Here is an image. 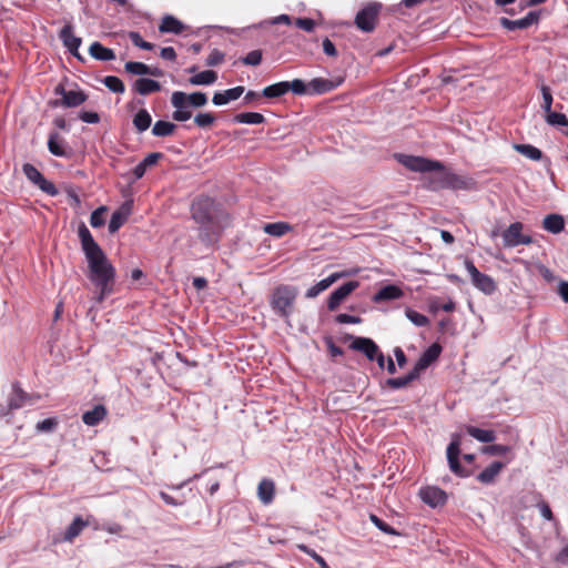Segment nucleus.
I'll return each mask as SVG.
<instances>
[{
    "label": "nucleus",
    "instance_id": "f257e3e1",
    "mask_svg": "<svg viewBox=\"0 0 568 568\" xmlns=\"http://www.w3.org/2000/svg\"><path fill=\"white\" fill-rule=\"evenodd\" d=\"M78 236L88 262L87 277L98 288L95 301L101 303L113 293L115 268L84 223L79 225Z\"/></svg>",
    "mask_w": 568,
    "mask_h": 568
},
{
    "label": "nucleus",
    "instance_id": "f03ea898",
    "mask_svg": "<svg viewBox=\"0 0 568 568\" xmlns=\"http://www.w3.org/2000/svg\"><path fill=\"white\" fill-rule=\"evenodd\" d=\"M191 215L197 224L200 241L206 246L214 245L226 226L229 215L209 196H200L193 201Z\"/></svg>",
    "mask_w": 568,
    "mask_h": 568
},
{
    "label": "nucleus",
    "instance_id": "7ed1b4c3",
    "mask_svg": "<svg viewBox=\"0 0 568 568\" xmlns=\"http://www.w3.org/2000/svg\"><path fill=\"white\" fill-rule=\"evenodd\" d=\"M298 295V290L292 285L277 286L270 298V305L273 312L285 320H288L293 313L295 300Z\"/></svg>",
    "mask_w": 568,
    "mask_h": 568
},
{
    "label": "nucleus",
    "instance_id": "20e7f679",
    "mask_svg": "<svg viewBox=\"0 0 568 568\" xmlns=\"http://www.w3.org/2000/svg\"><path fill=\"white\" fill-rule=\"evenodd\" d=\"M428 183L429 189L434 191L440 189L470 190L475 185L473 179L446 172L430 178Z\"/></svg>",
    "mask_w": 568,
    "mask_h": 568
},
{
    "label": "nucleus",
    "instance_id": "39448f33",
    "mask_svg": "<svg viewBox=\"0 0 568 568\" xmlns=\"http://www.w3.org/2000/svg\"><path fill=\"white\" fill-rule=\"evenodd\" d=\"M396 159L400 164L413 172L428 173L444 170L442 162L429 160L423 156L397 154Z\"/></svg>",
    "mask_w": 568,
    "mask_h": 568
},
{
    "label": "nucleus",
    "instance_id": "423d86ee",
    "mask_svg": "<svg viewBox=\"0 0 568 568\" xmlns=\"http://www.w3.org/2000/svg\"><path fill=\"white\" fill-rule=\"evenodd\" d=\"M464 265L467 273L469 274L471 284L478 291L483 292L486 295H491L496 291L497 286L494 278L487 274L479 272L471 260L465 258Z\"/></svg>",
    "mask_w": 568,
    "mask_h": 568
},
{
    "label": "nucleus",
    "instance_id": "0eeeda50",
    "mask_svg": "<svg viewBox=\"0 0 568 568\" xmlns=\"http://www.w3.org/2000/svg\"><path fill=\"white\" fill-rule=\"evenodd\" d=\"M381 8L382 6L377 2L365 6L355 17L356 27L364 32H372L376 27Z\"/></svg>",
    "mask_w": 568,
    "mask_h": 568
},
{
    "label": "nucleus",
    "instance_id": "6e6552de",
    "mask_svg": "<svg viewBox=\"0 0 568 568\" xmlns=\"http://www.w3.org/2000/svg\"><path fill=\"white\" fill-rule=\"evenodd\" d=\"M524 224L521 222L511 223L501 234L505 247H516L518 245H529L532 243L530 235L524 234Z\"/></svg>",
    "mask_w": 568,
    "mask_h": 568
},
{
    "label": "nucleus",
    "instance_id": "1a4fd4ad",
    "mask_svg": "<svg viewBox=\"0 0 568 568\" xmlns=\"http://www.w3.org/2000/svg\"><path fill=\"white\" fill-rule=\"evenodd\" d=\"M22 172L26 175V178L37 185L42 192L47 193L50 196L58 195L59 191L55 187V185L48 181L42 173L32 164L24 163L22 165Z\"/></svg>",
    "mask_w": 568,
    "mask_h": 568
},
{
    "label": "nucleus",
    "instance_id": "9d476101",
    "mask_svg": "<svg viewBox=\"0 0 568 568\" xmlns=\"http://www.w3.org/2000/svg\"><path fill=\"white\" fill-rule=\"evenodd\" d=\"M447 462L449 465V469L459 477H468L470 476V471L462 467L459 463V454H460V436L458 434H454L452 436V442L449 443L447 450Z\"/></svg>",
    "mask_w": 568,
    "mask_h": 568
},
{
    "label": "nucleus",
    "instance_id": "9b49d317",
    "mask_svg": "<svg viewBox=\"0 0 568 568\" xmlns=\"http://www.w3.org/2000/svg\"><path fill=\"white\" fill-rule=\"evenodd\" d=\"M359 286L358 281H349L334 290L327 298V308L333 312Z\"/></svg>",
    "mask_w": 568,
    "mask_h": 568
},
{
    "label": "nucleus",
    "instance_id": "f8f14e48",
    "mask_svg": "<svg viewBox=\"0 0 568 568\" xmlns=\"http://www.w3.org/2000/svg\"><path fill=\"white\" fill-rule=\"evenodd\" d=\"M357 271H342V272H335L331 274L328 277L321 280L315 285L311 286L306 293V298H315L317 295H320L322 292L327 290L332 284L337 282L339 278L347 277L349 275L356 274Z\"/></svg>",
    "mask_w": 568,
    "mask_h": 568
},
{
    "label": "nucleus",
    "instance_id": "ddd939ff",
    "mask_svg": "<svg viewBox=\"0 0 568 568\" xmlns=\"http://www.w3.org/2000/svg\"><path fill=\"white\" fill-rule=\"evenodd\" d=\"M54 93L62 97L61 105L65 108H77L88 99V95L83 91L65 90L62 84L55 87Z\"/></svg>",
    "mask_w": 568,
    "mask_h": 568
},
{
    "label": "nucleus",
    "instance_id": "4468645a",
    "mask_svg": "<svg viewBox=\"0 0 568 568\" xmlns=\"http://www.w3.org/2000/svg\"><path fill=\"white\" fill-rule=\"evenodd\" d=\"M540 19V11H529L524 18L518 20H510L508 18H500V24L508 31L518 29H527L530 26L538 23Z\"/></svg>",
    "mask_w": 568,
    "mask_h": 568
},
{
    "label": "nucleus",
    "instance_id": "2eb2a0df",
    "mask_svg": "<svg viewBox=\"0 0 568 568\" xmlns=\"http://www.w3.org/2000/svg\"><path fill=\"white\" fill-rule=\"evenodd\" d=\"M49 152L59 158H70L72 155V149L69 146L67 141L55 131L50 132L48 138Z\"/></svg>",
    "mask_w": 568,
    "mask_h": 568
},
{
    "label": "nucleus",
    "instance_id": "dca6fc26",
    "mask_svg": "<svg viewBox=\"0 0 568 568\" xmlns=\"http://www.w3.org/2000/svg\"><path fill=\"white\" fill-rule=\"evenodd\" d=\"M419 497L426 505L433 508L443 506L447 500V494L443 489L435 486L420 488Z\"/></svg>",
    "mask_w": 568,
    "mask_h": 568
},
{
    "label": "nucleus",
    "instance_id": "f3484780",
    "mask_svg": "<svg viewBox=\"0 0 568 568\" xmlns=\"http://www.w3.org/2000/svg\"><path fill=\"white\" fill-rule=\"evenodd\" d=\"M349 348L363 353L368 361H374L379 352L378 345L368 337H355Z\"/></svg>",
    "mask_w": 568,
    "mask_h": 568
},
{
    "label": "nucleus",
    "instance_id": "a211bd4d",
    "mask_svg": "<svg viewBox=\"0 0 568 568\" xmlns=\"http://www.w3.org/2000/svg\"><path fill=\"white\" fill-rule=\"evenodd\" d=\"M33 404L32 397L27 394L18 383L12 385V393L8 398V407L10 410L19 409L26 405Z\"/></svg>",
    "mask_w": 568,
    "mask_h": 568
},
{
    "label": "nucleus",
    "instance_id": "6ab92c4d",
    "mask_svg": "<svg viewBox=\"0 0 568 568\" xmlns=\"http://www.w3.org/2000/svg\"><path fill=\"white\" fill-rule=\"evenodd\" d=\"M244 87L239 85L224 91L215 92L212 98V102L216 106L225 105L231 101L237 100L244 93Z\"/></svg>",
    "mask_w": 568,
    "mask_h": 568
},
{
    "label": "nucleus",
    "instance_id": "aec40b11",
    "mask_svg": "<svg viewBox=\"0 0 568 568\" xmlns=\"http://www.w3.org/2000/svg\"><path fill=\"white\" fill-rule=\"evenodd\" d=\"M173 93L175 94V100H179L180 105L183 101L187 103L190 108H202L207 103V97L204 92L197 91L187 94L182 91H174Z\"/></svg>",
    "mask_w": 568,
    "mask_h": 568
},
{
    "label": "nucleus",
    "instance_id": "412c9836",
    "mask_svg": "<svg viewBox=\"0 0 568 568\" xmlns=\"http://www.w3.org/2000/svg\"><path fill=\"white\" fill-rule=\"evenodd\" d=\"M338 83H335L332 80L323 79V78H315L308 82V95L314 94H324L327 92L333 91L338 87Z\"/></svg>",
    "mask_w": 568,
    "mask_h": 568
},
{
    "label": "nucleus",
    "instance_id": "4be33fe9",
    "mask_svg": "<svg viewBox=\"0 0 568 568\" xmlns=\"http://www.w3.org/2000/svg\"><path fill=\"white\" fill-rule=\"evenodd\" d=\"M130 213L131 204L128 202L120 210L113 212L109 222V232L115 233L126 222Z\"/></svg>",
    "mask_w": 568,
    "mask_h": 568
},
{
    "label": "nucleus",
    "instance_id": "5701e85b",
    "mask_svg": "<svg viewBox=\"0 0 568 568\" xmlns=\"http://www.w3.org/2000/svg\"><path fill=\"white\" fill-rule=\"evenodd\" d=\"M59 38L68 50L77 51L82 43L81 38L74 36L73 27L70 23L60 30Z\"/></svg>",
    "mask_w": 568,
    "mask_h": 568
},
{
    "label": "nucleus",
    "instance_id": "b1692460",
    "mask_svg": "<svg viewBox=\"0 0 568 568\" xmlns=\"http://www.w3.org/2000/svg\"><path fill=\"white\" fill-rule=\"evenodd\" d=\"M403 294L404 293L400 287L389 284V285H386V286L382 287L381 290H378L374 294L373 301L375 303H381V302H385V301H394V300L400 298L403 296Z\"/></svg>",
    "mask_w": 568,
    "mask_h": 568
},
{
    "label": "nucleus",
    "instance_id": "393cba45",
    "mask_svg": "<svg viewBox=\"0 0 568 568\" xmlns=\"http://www.w3.org/2000/svg\"><path fill=\"white\" fill-rule=\"evenodd\" d=\"M504 467V463L498 460L493 462L488 467H486L477 475V480L485 485L493 484Z\"/></svg>",
    "mask_w": 568,
    "mask_h": 568
},
{
    "label": "nucleus",
    "instance_id": "a878e982",
    "mask_svg": "<svg viewBox=\"0 0 568 568\" xmlns=\"http://www.w3.org/2000/svg\"><path fill=\"white\" fill-rule=\"evenodd\" d=\"M275 484L272 479L264 478L257 486V497L264 505H270L274 499Z\"/></svg>",
    "mask_w": 568,
    "mask_h": 568
},
{
    "label": "nucleus",
    "instance_id": "bb28decb",
    "mask_svg": "<svg viewBox=\"0 0 568 568\" xmlns=\"http://www.w3.org/2000/svg\"><path fill=\"white\" fill-rule=\"evenodd\" d=\"M133 90L141 95H148L160 91L161 84L153 79L140 78L134 81Z\"/></svg>",
    "mask_w": 568,
    "mask_h": 568
},
{
    "label": "nucleus",
    "instance_id": "cd10ccee",
    "mask_svg": "<svg viewBox=\"0 0 568 568\" xmlns=\"http://www.w3.org/2000/svg\"><path fill=\"white\" fill-rule=\"evenodd\" d=\"M89 53L92 58L99 61H111L115 59V53L112 49L102 45L100 42L94 41L89 48Z\"/></svg>",
    "mask_w": 568,
    "mask_h": 568
},
{
    "label": "nucleus",
    "instance_id": "c85d7f7f",
    "mask_svg": "<svg viewBox=\"0 0 568 568\" xmlns=\"http://www.w3.org/2000/svg\"><path fill=\"white\" fill-rule=\"evenodd\" d=\"M171 104L175 109L172 113V119L178 122H185L191 119L192 112L190 111V106L184 101L179 104V100H175V94L171 95Z\"/></svg>",
    "mask_w": 568,
    "mask_h": 568
},
{
    "label": "nucleus",
    "instance_id": "c756f323",
    "mask_svg": "<svg viewBox=\"0 0 568 568\" xmlns=\"http://www.w3.org/2000/svg\"><path fill=\"white\" fill-rule=\"evenodd\" d=\"M442 346L438 343L432 344L426 351L423 352L418 358L419 366L427 368L438 359L442 353Z\"/></svg>",
    "mask_w": 568,
    "mask_h": 568
},
{
    "label": "nucleus",
    "instance_id": "7c9ffc66",
    "mask_svg": "<svg viewBox=\"0 0 568 568\" xmlns=\"http://www.w3.org/2000/svg\"><path fill=\"white\" fill-rule=\"evenodd\" d=\"M159 30L162 33L180 34V33L183 32L184 26L176 18H174L173 16L168 14V16L163 17L162 22H161V24L159 27Z\"/></svg>",
    "mask_w": 568,
    "mask_h": 568
},
{
    "label": "nucleus",
    "instance_id": "2f4dec72",
    "mask_svg": "<svg viewBox=\"0 0 568 568\" xmlns=\"http://www.w3.org/2000/svg\"><path fill=\"white\" fill-rule=\"evenodd\" d=\"M106 415V409L103 405H97L91 410L82 415V420L88 426L98 425Z\"/></svg>",
    "mask_w": 568,
    "mask_h": 568
},
{
    "label": "nucleus",
    "instance_id": "473e14b6",
    "mask_svg": "<svg viewBox=\"0 0 568 568\" xmlns=\"http://www.w3.org/2000/svg\"><path fill=\"white\" fill-rule=\"evenodd\" d=\"M542 227L552 234H558L565 229L564 217L559 214H549L545 216Z\"/></svg>",
    "mask_w": 568,
    "mask_h": 568
},
{
    "label": "nucleus",
    "instance_id": "72a5a7b5",
    "mask_svg": "<svg viewBox=\"0 0 568 568\" xmlns=\"http://www.w3.org/2000/svg\"><path fill=\"white\" fill-rule=\"evenodd\" d=\"M466 432L480 443H493L496 439V434L490 429H481L475 426H466Z\"/></svg>",
    "mask_w": 568,
    "mask_h": 568
},
{
    "label": "nucleus",
    "instance_id": "f704fd0d",
    "mask_svg": "<svg viewBox=\"0 0 568 568\" xmlns=\"http://www.w3.org/2000/svg\"><path fill=\"white\" fill-rule=\"evenodd\" d=\"M217 79V73L213 70H205L199 72L189 79L192 85H210L213 84Z\"/></svg>",
    "mask_w": 568,
    "mask_h": 568
},
{
    "label": "nucleus",
    "instance_id": "c9c22d12",
    "mask_svg": "<svg viewBox=\"0 0 568 568\" xmlns=\"http://www.w3.org/2000/svg\"><path fill=\"white\" fill-rule=\"evenodd\" d=\"M288 92L287 81L277 82L265 87L261 94L267 99L280 98Z\"/></svg>",
    "mask_w": 568,
    "mask_h": 568
},
{
    "label": "nucleus",
    "instance_id": "e433bc0d",
    "mask_svg": "<svg viewBox=\"0 0 568 568\" xmlns=\"http://www.w3.org/2000/svg\"><path fill=\"white\" fill-rule=\"evenodd\" d=\"M233 121L243 124H262L265 122V118L258 112H243L234 115Z\"/></svg>",
    "mask_w": 568,
    "mask_h": 568
},
{
    "label": "nucleus",
    "instance_id": "4c0bfd02",
    "mask_svg": "<svg viewBox=\"0 0 568 568\" xmlns=\"http://www.w3.org/2000/svg\"><path fill=\"white\" fill-rule=\"evenodd\" d=\"M152 123V118L148 110L141 109L136 112V114L133 116V125L136 129L138 132H144L146 131Z\"/></svg>",
    "mask_w": 568,
    "mask_h": 568
},
{
    "label": "nucleus",
    "instance_id": "58836bf2",
    "mask_svg": "<svg viewBox=\"0 0 568 568\" xmlns=\"http://www.w3.org/2000/svg\"><path fill=\"white\" fill-rule=\"evenodd\" d=\"M87 525L88 524L80 516H77L67 528L64 532V540L72 541L77 536L81 534Z\"/></svg>",
    "mask_w": 568,
    "mask_h": 568
},
{
    "label": "nucleus",
    "instance_id": "ea45409f",
    "mask_svg": "<svg viewBox=\"0 0 568 568\" xmlns=\"http://www.w3.org/2000/svg\"><path fill=\"white\" fill-rule=\"evenodd\" d=\"M514 149L532 161H540L542 159V152L531 144H515Z\"/></svg>",
    "mask_w": 568,
    "mask_h": 568
},
{
    "label": "nucleus",
    "instance_id": "a19ab883",
    "mask_svg": "<svg viewBox=\"0 0 568 568\" xmlns=\"http://www.w3.org/2000/svg\"><path fill=\"white\" fill-rule=\"evenodd\" d=\"M176 125L172 122L159 120L152 128V134L154 136H169L174 133Z\"/></svg>",
    "mask_w": 568,
    "mask_h": 568
},
{
    "label": "nucleus",
    "instance_id": "79ce46f5",
    "mask_svg": "<svg viewBox=\"0 0 568 568\" xmlns=\"http://www.w3.org/2000/svg\"><path fill=\"white\" fill-rule=\"evenodd\" d=\"M263 230L268 235L281 237L291 230V226L285 222H275L265 224Z\"/></svg>",
    "mask_w": 568,
    "mask_h": 568
},
{
    "label": "nucleus",
    "instance_id": "37998d69",
    "mask_svg": "<svg viewBox=\"0 0 568 568\" xmlns=\"http://www.w3.org/2000/svg\"><path fill=\"white\" fill-rule=\"evenodd\" d=\"M103 84L114 93H123L125 87L122 80L115 75H108L102 80Z\"/></svg>",
    "mask_w": 568,
    "mask_h": 568
},
{
    "label": "nucleus",
    "instance_id": "c03bdc74",
    "mask_svg": "<svg viewBox=\"0 0 568 568\" xmlns=\"http://www.w3.org/2000/svg\"><path fill=\"white\" fill-rule=\"evenodd\" d=\"M406 317L417 327H424L429 324V320L424 314H420L412 308H407Z\"/></svg>",
    "mask_w": 568,
    "mask_h": 568
},
{
    "label": "nucleus",
    "instance_id": "a18cd8bd",
    "mask_svg": "<svg viewBox=\"0 0 568 568\" xmlns=\"http://www.w3.org/2000/svg\"><path fill=\"white\" fill-rule=\"evenodd\" d=\"M124 70L134 75H145L149 72V65L143 62L129 61L124 64Z\"/></svg>",
    "mask_w": 568,
    "mask_h": 568
},
{
    "label": "nucleus",
    "instance_id": "49530a36",
    "mask_svg": "<svg viewBox=\"0 0 568 568\" xmlns=\"http://www.w3.org/2000/svg\"><path fill=\"white\" fill-rule=\"evenodd\" d=\"M296 548L306 554L307 556H310L311 558H313L316 561V564L321 566V568H331L325 561V559L322 556H320L314 549L307 547L304 544L296 545Z\"/></svg>",
    "mask_w": 568,
    "mask_h": 568
},
{
    "label": "nucleus",
    "instance_id": "de8ad7c7",
    "mask_svg": "<svg viewBox=\"0 0 568 568\" xmlns=\"http://www.w3.org/2000/svg\"><path fill=\"white\" fill-rule=\"evenodd\" d=\"M215 122L212 113H197L194 116V123L201 129H210Z\"/></svg>",
    "mask_w": 568,
    "mask_h": 568
},
{
    "label": "nucleus",
    "instance_id": "09e8293b",
    "mask_svg": "<svg viewBox=\"0 0 568 568\" xmlns=\"http://www.w3.org/2000/svg\"><path fill=\"white\" fill-rule=\"evenodd\" d=\"M288 91H292L294 94L297 95H308V83H305L301 79H294L293 81L288 82Z\"/></svg>",
    "mask_w": 568,
    "mask_h": 568
},
{
    "label": "nucleus",
    "instance_id": "8fccbe9b",
    "mask_svg": "<svg viewBox=\"0 0 568 568\" xmlns=\"http://www.w3.org/2000/svg\"><path fill=\"white\" fill-rule=\"evenodd\" d=\"M263 53L261 50L250 51L245 57L241 58V62L245 65L256 67L262 62Z\"/></svg>",
    "mask_w": 568,
    "mask_h": 568
},
{
    "label": "nucleus",
    "instance_id": "3c124183",
    "mask_svg": "<svg viewBox=\"0 0 568 568\" xmlns=\"http://www.w3.org/2000/svg\"><path fill=\"white\" fill-rule=\"evenodd\" d=\"M129 38H130L131 42L140 49H143V50H153L154 49V44H152L151 42L144 41L139 32L131 31L129 33Z\"/></svg>",
    "mask_w": 568,
    "mask_h": 568
},
{
    "label": "nucleus",
    "instance_id": "603ef678",
    "mask_svg": "<svg viewBox=\"0 0 568 568\" xmlns=\"http://www.w3.org/2000/svg\"><path fill=\"white\" fill-rule=\"evenodd\" d=\"M371 521L383 532L387 535H398V532L388 524H386L384 520H382L378 516L371 514L369 515Z\"/></svg>",
    "mask_w": 568,
    "mask_h": 568
},
{
    "label": "nucleus",
    "instance_id": "864d4df0",
    "mask_svg": "<svg viewBox=\"0 0 568 568\" xmlns=\"http://www.w3.org/2000/svg\"><path fill=\"white\" fill-rule=\"evenodd\" d=\"M106 211L105 206H100L91 213L90 224L92 227H100L104 225L103 213Z\"/></svg>",
    "mask_w": 568,
    "mask_h": 568
},
{
    "label": "nucleus",
    "instance_id": "5fc2aeb1",
    "mask_svg": "<svg viewBox=\"0 0 568 568\" xmlns=\"http://www.w3.org/2000/svg\"><path fill=\"white\" fill-rule=\"evenodd\" d=\"M58 426L55 418H45L36 425V429L40 433H51Z\"/></svg>",
    "mask_w": 568,
    "mask_h": 568
},
{
    "label": "nucleus",
    "instance_id": "6e6d98bb",
    "mask_svg": "<svg viewBox=\"0 0 568 568\" xmlns=\"http://www.w3.org/2000/svg\"><path fill=\"white\" fill-rule=\"evenodd\" d=\"M410 384L409 379L407 378V376H400V377H395V378H388L386 381V385L388 387H390L392 389H400V388H405L406 386H408Z\"/></svg>",
    "mask_w": 568,
    "mask_h": 568
},
{
    "label": "nucleus",
    "instance_id": "4d7b16f0",
    "mask_svg": "<svg viewBox=\"0 0 568 568\" xmlns=\"http://www.w3.org/2000/svg\"><path fill=\"white\" fill-rule=\"evenodd\" d=\"M224 53L217 49H214L211 51L209 57L206 58V65L209 67H215L221 64L224 61Z\"/></svg>",
    "mask_w": 568,
    "mask_h": 568
},
{
    "label": "nucleus",
    "instance_id": "13d9d810",
    "mask_svg": "<svg viewBox=\"0 0 568 568\" xmlns=\"http://www.w3.org/2000/svg\"><path fill=\"white\" fill-rule=\"evenodd\" d=\"M78 116L81 121L89 124H95L100 122V115L93 111H81Z\"/></svg>",
    "mask_w": 568,
    "mask_h": 568
},
{
    "label": "nucleus",
    "instance_id": "bf43d9fd",
    "mask_svg": "<svg viewBox=\"0 0 568 568\" xmlns=\"http://www.w3.org/2000/svg\"><path fill=\"white\" fill-rule=\"evenodd\" d=\"M541 93H542V100H544L542 109L545 110L546 113H548L549 111H551V104H552L551 91L548 87L544 85L541 88Z\"/></svg>",
    "mask_w": 568,
    "mask_h": 568
},
{
    "label": "nucleus",
    "instance_id": "052dcab7",
    "mask_svg": "<svg viewBox=\"0 0 568 568\" xmlns=\"http://www.w3.org/2000/svg\"><path fill=\"white\" fill-rule=\"evenodd\" d=\"M295 26L306 32H312L315 28V21L310 18H298L295 21Z\"/></svg>",
    "mask_w": 568,
    "mask_h": 568
},
{
    "label": "nucleus",
    "instance_id": "680f3d73",
    "mask_svg": "<svg viewBox=\"0 0 568 568\" xmlns=\"http://www.w3.org/2000/svg\"><path fill=\"white\" fill-rule=\"evenodd\" d=\"M484 450L485 453H488L490 455H505L510 450V447L506 445L495 444L487 446Z\"/></svg>",
    "mask_w": 568,
    "mask_h": 568
},
{
    "label": "nucleus",
    "instance_id": "e2e57ef3",
    "mask_svg": "<svg viewBox=\"0 0 568 568\" xmlns=\"http://www.w3.org/2000/svg\"><path fill=\"white\" fill-rule=\"evenodd\" d=\"M335 321L338 324H359L362 322V318L358 316L342 313L335 317Z\"/></svg>",
    "mask_w": 568,
    "mask_h": 568
},
{
    "label": "nucleus",
    "instance_id": "0e129e2a",
    "mask_svg": "<svg viewBox=\"0 0 568 568\" xmlns=\"http://www.w3.org/2000/svg\"><path fill=\"white\" fill-rule=\"evenodd\" d=\"M163 158V154L160 152H153L148 154L141 162L145 168L152 166L156 164V162Z\"/></svg>",
    "mask_w": 568,
    "mask_h": 568
},
{
    "label": "nucleus",
    "instance_id": "69168bd1",
    "mask_svg": "<svg viewBox=\"0 0 568 568\" xmlns=\"http://www.w3.org/2000/svg\"><path fill=\"white\" fill-rule=\"evenodd\" d=\"M160 497L161 499L166 504V505H170V506H173V507H179V506H182L184 504L183 500H179V499H175L173 498L171 495L164 493V491H160Z\"/></svg>",
    "mask_w": 568,
    "mask_h": 568
},
{
    "label": "nucleus",
    "instance_id": "338daca9",
    "mask_svg": "<svg viewBox=\"0 0 568 568\" xmlns=\"http://www.w3.org/2000/svg\"><path fill=\"white\" fill-rule=\"evenodd\" d=\"M323 51L328 57H336L337 55V50H336L334 43L328 38H325L323 40Z\"/></svg>",
    "mask_w": 568,
    "mask_h": 568
},
{
    "label": "nucleus",
    "instance_id": "774afa93",
    "mask_svg": "<svg viewBox=\"0 0 568 568\" xmlns=\"http://www.w3.org/2000/svg\"><path fill=\"white\" fill-rule=\"evenodd\" d=\"M558 294L565 303H568V282L560 281L558 284Z\"/></svg>",
    "mask_w": 568,
    "mask_h": 568
}]
</instances>
